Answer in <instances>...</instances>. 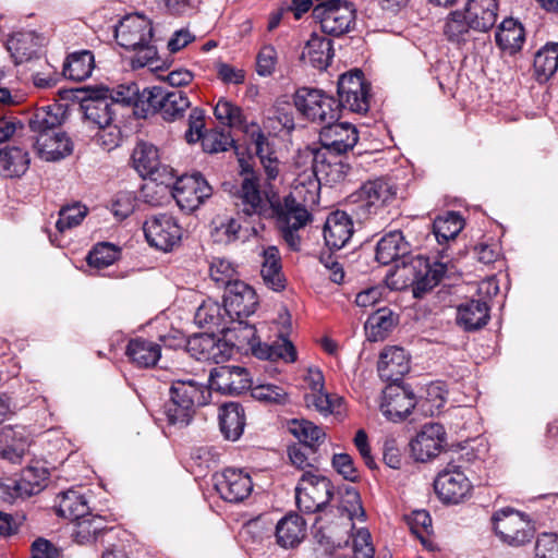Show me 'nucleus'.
Returning <instances> with one entry per match:
<instances>
[{
  "label": "nucleus",
  "instance_id": "obj_1",
  "mask_svg": "<svg viewBox=\"0 0 558 558\" xmlns=\"http://www.w3.org/2000/svg\"><path fill=\"white\" fill-rule=\"evenodd\" d=\"M320 183L315 172L304 169L295 178L291 192L279 198V229L283 240L294 251L301 238L296 233L312 220L310 213L319 202Z\"/></svg>",
  "mask_w": 558,
  "mask_h": 558
},
{
  "label": "nucleus",
  "instance_id": "obj_2",
  "mask_svg": "<svg viewBox=\"0 0 558 558\" xmlns=\"http://www.w3.org/2000/svg\"><path fill=\"white\" fill-rule=\"evenodd\" d=\"M209 396L207 387L192 378L175 379L170 387V400L163 405L158 420L182 428L190 424L198 407L207 404Z\"/></svg>",
  "mask_w": 558,
  "mask_h": 558
},
{
  "label": "nucleus",
  "instance_id": "obj_3",
  "mask_svg": "<svg viewBox=\"0 0 558 558\" xmlns=\"http://www.w3.org/2000/svg\"><path fill=\"white\" fill-rule=\"evenodd\" d=\"M153 35L151 22L140 14L124 16L114 29L117 43L128 50L136 51L132 60L136 68L151 64L155 60L157 50L153 45Z\"/></svg>",
  "mask_w": 558,
  "mask_h": 558
},
{
  "label": "nucleus",
  "instance_id": "obj_4",
  "mask_svg": "<svg viewBox=\"0 0 558 558\" xmlns=\"http://www.w3.org/2000/svg\"><path fill=\"white\" fill-rule=\"evenodd\" d=\"M145 109L140 105L138 118L146 119L150 114L158 113L162 120L173 122L182 119L191 107V101L185 92L168 89L162 86L144 88Z\"/></svg>",
  "mask_w": 558,
  "mask_h": 558
},
{
  "label": "nucleus",
  "instance_id": "obj_5",
  "mask_svg": "<svg viewBox=\"0 0 558 558\" xmlns=\"http://www.w3.org/2000/svg\"><path fill=\"white\" fill-rule=\"evenodd\" d=\"M397 193L398 186L391 179L376 178L363 183L357 191L350 195V198L356 205V215L361 219H367L393 202Z\"/></svg>",
  "mask_w": 558,
  "mask_h": 558
},
{
  "label": "nucleus",
  "instance_id": "obj_6",
  "mask_svg": "<svg viewBox=\"0 0 558 558\" xmlns=\"http://www.w3.org/2000/svg\"><path fill=\"white\" fill-rule=\"evenodd\" d=\"M493 527L499 539L512 547L524 546L534 536L529 517L513 508L497 510L492 517Z\"/></svg>",
  "mask_w": 558,
  "mask_h": 558
},
{
  "label": "nucleus",
  "instance_id": "obj_7",
  "mask_svg": "<svg viewBox=\"0 0 558 558\" xmlns=\"http://www.w3.org/2000/svg\"><path fill=\"white\" fill-rule=\"evenodd\" d=\"M293 102L298 111L312 122L324 124L337 121L340 117V105L337 99L322 89L299 88L294 94Z\"/></svg>",
  "mask_w": 558,
  "mask_h": 558
},
{
  "label": "nucleus",
  "instance_id": "obj_8",
  "mask_svg": "<svg viewBox=\"0 0 558 558\" xmlns=\"http://www.w3.org/2000/svg\"><path fill=\"white\" fill-rule=\"evenodd\" d=\"M353 526L351 512L337 508L324 512L315 519L313 533L319 544L341 547L342 544H348Z\"/></svg>",
  "mask_w": 558,
  "mask_h": 558
},
{
  "label": "nucleus",
  "instance_id": "obj_9",
  "mask_svg": "<svg viewBox=\"0 0 558 558\" xmlns=\"http://www.w3.org/2000/svg\"><path fill=\"white\" fill-rule=\"evenodd\" d=\"M310 165L315 172L319 183L325 181L329 184L340 183L348 177L351 167L340 159V155L328 154L326 150H313L304 148L299 151L296 165Z\"/></svg>",
  "mask_w": 558,
  "mask_h": 558
},
{
  "label": "nucleus",
  "instance_id": "obj_10",
  "mask_svg": "<svg viewBox=\"0 0 558 558\" xmlns=\"http://www.w3.org/2000/svg\"><path fill=\"white\" fill-rule=\"evenodd\" d=\"M313 16L319 22L323 33L339 37L354 25L355 9L347 1L326 0L314 7Z\"/></svg>",
  "mask_w": 558,
  "mask_h": 558
},
{
  "label": "nucleus",
  "instance_id": "obj_11",
  "mask_svg": "<svg viewBox=\"0 0 558 558\" xmlns=\"http://www.w3.org/2000/svg\"><path fill=\"white\" fill-rule=\"evenodd\" d=\"M445 247L438 252V256L430 260L428 257H416L404 270L413 274V294L421 298L424 293L436 287L445 277L450 258L445 254Z\"/></svg>",
  "mask_w": 558,
  "mask_h": 558
},
{
  "label": "nucleus",
  "instance_id": "obj_12",
  "mask_svg": "<svg viewBox=\"0 0 558 558\" xmlns=\"http://www.w3.org/2000/svg\"><path fill=\"white\" fill-rule=\"evenodd\" d=\"M337 92L340 110L343 108L356 113L368 111L369 84L365 81L361 70L355 69L342 74L338 80Z\"/></svg>",
  "mask_w": 558,
  "mask_h": 558
},
{
  "label": "nucleus",
  "instance_id": "obj_13",
  "mask_svg": "<svg viewBox=\"0 0 558 558\" xmlns=\"http://www.w3.org/2000/svg\"><path fill=\"white\" fill-rule=\"evenodd\" d=\"M257 305L255 290L243 281L233 282L225 290L223 310L231 322L239 324L240 330L248 325L245 318L255 313Z\"/></svg>",
  "mask_w": 558,
  "mask_h": 558
},
{
  "label": "nucleus",
  "instance_id": "obj_14",
  "mask_svg": "<svg viewBox=\"0 0 558 558\" xmlns=\"http://www.w3.org/2000/svg\"><path fill=\"white\" fill-rule=\"evenodd\" d=\"M83 93L80 106L85 120L102 131L110 128L114 114L110 102V88L102 85L94 86L85 88Z\"/></svg>",
  "mask_w": 558,
  "mask_h": 558
},
{
  "label": "nucleus",
  "instance_id": "obj_15",
  "mask_svg": "<svg viewBox=\"0 0 558 558\" xmlns=\"http://www.w3.org/2000/svg\"><path fill=\"white\" fill-rule=\"evenodd\" d=\"M143 231L148 244L163 252L172 250L182 238V228L170 214L150 216L145 220Z\"/></svg>",
  "mask_w": 558,
  "mask_h": 558
},
{
  "label": "nucleus",
  "instance_id": "obj_16",
  "mask_svg": "<svg viewBox=\"0 0 558 558\" xmlns=\"http://www.w3.org/2000/svg\"><path fill=\"white\" fill-rule=\"evenodd\" d=\"M319 132V146H306L313 150H326L328 154L343 155L352 150L359 141L356 128L348 122H325Z\"/></svg>",
  "mask_w": 558,
  "mask_h": 558
},
{
  "label": "nucleus",
  "instance_id": "obj_17",
  "mask_svg": "<svg viewBox=\"0 0 558 558\" xmlns=\"http://www.w3.org/2000/svg\"><path fill=\"white\" fill-rule=\"evenodd\" d=\"M213 194V189L199 172L181 175L172 187V196L182 210L197 209Z\"/></svg>",
  "mask_w": 558,
  "mask_h": 558
},
{
  "label": "nucleus",
  "instance_id": "obj_18",
  "mask_svg": "<svg viewBox=\"0 0 558 558\" xmlns=\"http://www.w3.org/2000/svg\"><path fill=\"white\" fill-rule=\"evenodd\" d=\"M241 211L245 216L276 218L279 223V198L263 197L256 180L245 178L240 191Z\"/></svg>",
  "mask_w": 558,
  "mask_h": 558
},
{
  "label": "nucleus",
  "instance_id": "obj_19",
  "mask_svg": "<svg viewBox=\"0 0 558 558\" xmlns=\"http://www.w3.org/2000/svg\"><path fill=\"white\" fill-rule=\"evenodd\" d=\"M417 403L410 386L389 384L384 390L380 411L389 421L399 422L408 417Z\"/></svg>",
  "mask_w": 558,
  "mask_h": 558
},
{
  "label": "nucleus",
  "instance_id": "obj_20",
  "mask_svg": "<svg viewBox=\"0 0 558 558\" xmlns=\"http://www.w3.org/2000/svg\"><path fill=\"white\" fill-rule=\"evenodd\" d=\"M446 444V432L441 424L427 423L410 442L416 461L426 462L436 458Z\"/></svg>",
  "mask_w": 558,
  "mask_h": 558
},
{
  "label": "nucleus",
  "instance_id": "obj_21",
  "mask_svg": "<svg viewBox=\"0 0 558 558\" xmlns=\"http://www.w3.org/2000/svg\"><path fill=\"white\" fill-rule=\"evenodd\" d=\"M471 483L459 466L441 471L434 481L439 499L447 504H458L470 493Z\"/></svg>",
  "mask_w": 558,
  "mask_h": 558
},
{
  "label": "nucleus",
  "instance_id": "obj_22",
  "mask_svg": "<svg viewBox=\"0 0 558 558\" xmlns=\"http://www.w3.org/2000/svg\"><path fill=\"white\" fill-rule=\"evenodd\" d=\"M209 385L225 395H239L251 388L252 380L246 368L234 365L215 367L209 374Z\"/></svg>",
  "mask_w": 558,
  "mask_h": 558
},
{
  "label": "nucleus",
  "instance_id": "obj_23",
  "mask_svg": "<svg viewBox=\"0 0 558 558\" xmlns=\"http://www.w3.org/2000/svg\"><path fill=\"white\" fill-rule=\"evenodd\" d=\"M216 490L228 502H241L253 490L252 478L247 473L236 469H226L216 477Z\"/></svg>",
  "mask_w": 558,
  "mask_h": 558
},
{
  "label": "nucleus",
  "instance_id": "obj_24",
  "mask_svg": "<svg viewBox=\"0 0 558 558\" xmlns=\"http://www.w3.org/2000/svg\"><path fill=\"white\" fill-rule=\"evenodd\" d=\"M33 145L38 157L45 161H59L73 151V142L60 130L36 135Z\"/></svg>",
  "mask_w": 558,
  "mask_h": 558
},
{
  "label": "nucleus",
  "instance_id": "obj_25",
  "mask_svg": "<svg viewBox=\"0 0 558 558\" xmlns=\"http://www.w3.org/2000/svg\"><path fill=\"white\" fill-rule=\"evenodd\" d=\"M410 369L409 357L400 347L385 348L377 365L379 377L390 384H400Z\"/></svg>",
  "mask_w": 558,
  "mask_h": 558
},
{
  "label": "nucleus",
  "instance_id": "obj_26",
  "mask_svg": "<svg viewBox=\"0 0 558 558\" xmlns=\"http://www.w3.org/2000/svg\"><path fill=\"white\" fill-rule=\"evenodd\" d=\"M473 32L487 33L496 24L498 17V0H468L462 9Z\"/></svg>",
  "mask_w": 558,
  "mask_h": 558
},
{
  "label": "nucleus",
  "instance_id": "obj_27",
  "mask_svg": "<svg viewBox=\"0 0 558 558\" xmlns=\"http://www.w3.org/2000/svg\"><path fill=\"white\" fill-rule=\"evenodd\" d=\"M41 37L33 31L16 32L7 40V48L15 64L40 61Z\"/></svg>",
  "mask_w": 558,
  "mask_h": 558
},
{
  "label": "nucleus",
  "instance_id": "obj_28",
  "mask_svg": "<svg viewBox=\"0 0 558 558\" xmlns=\"http://www.w3.org/2000/svg\"><path fill=\"white\" fill-rule=\"evenodd\" d=\"M306 536V522L295 512L283 515L276 524V544L283 549L296 548Z\"/></svg>",
  "mask_w": 558,
  "mask_h": 558
},
{
  "label": "nucleus",
  "instance_id": "obj_29",
  "mask_svg": "<svg viewBox=\"0 0 558 558\" xmlns=\"http://www.w3.org/2000/svg\"><path fill=\"white\" fill-rule=\"evenodd\" d=\"M351 217L341 210L329 214L324 227V239L330 250L342 248L353 234Z\"/></svg>",
  "mask_w": 558,
  "mask_h": 558
},
{
  "label": "nucleus",
  "instance_id": "obj_30",
  "mask_svg": "<svg viewBox=\"0 0 558 558\" xmlns=\"http://www.w3.org/2000/svg\"><path fill=\"white\" fill-rule=\"evenodd\" d=\"M496 46L509 56L521 51L525 43V29L521 22L513 17H506L495 32Z\"/></svg>",
  "mask_w": 558,
  "mask_h": 558
},
{
  "label": "nucleus",
  "instance_id": "obj_31",
  "mask_svg": "<svg viewBox=\"0 0 558 558\" xmlns=\"http://www.w3.org/2000/svg\"><path fill=\"white\" fill-rule=\"evenodd\" d=\"M489 306L483 300H468L457 307V324L465 331L483 328L489 320Z\"/></svg>",
  "mask_w": 558,
  "mask_h": 558
},
{
  "label": "nucleus",
  "instance_id": "obj_32",
  "mask_svg": "<svg viewBox=\"0 0 558 558\" xmlns=\"http://www.w3.org/2000/svg\"><path fill=\"white\" fill-rule=\"evenodd\" d=\"M219 426L223 437L228 440H238L246 425L245 411L238 402H227L219 408Z\"/></svg>",
  "mask_w": 558,
  "mask_h": 558
},
{
  "label": "nucleus",
  "instance_id": "obj_33",
  "mask_svg": "<svg viewBox=\"0 0 558 558\" xmlns=\"http://www.w3.org/2000/svg\"><path fill=\"white\" fill-rule=\"evenodd\" d=\"M410 253V244L400 230L386 233L376 245V259L383 265H389Z\"/></svg>",
  "mask_w": 558,
  "mask_h": 558
},
{
  "label": "nucleus",
  "instance_id": "obj_34",
  "mask_svg": "<svg viewBox=\"0 0 558 558\" xmlns=\"http://www.w3.org/2000/svg\"><path fill=\"white\" fill-rule=\"evenodd\" d=\"M125 354L137 367L148 368L155 366L159 361L161 347L151 340L136 337L129 341Z\"/></svg>",
  "mask_w": 558,
  "mask_h": 558
},
{
  "label": "nucleus",
  "instance_id": "obj_35",
  "mask_svg": "<svg viewBox=\"0 0 558 558\" xmlns=\"http://www.w3.org/2000/svg\"><path fill=\"white\" fill-rule=\"evenodd\" d=\"M301 58L318 70L327 69L333 58L331 39L313 34L307 40Z\"/></svg>",
  "mask_w": 558,
  "mask_h": 558
},
{
  "label": "nucleus",
  "instance_id": "obj_36",
  "mask_svg": "<svg viewBox=\"0 0 558 558\" xmlns=\"http://www.w3.org/2000/svg\"><path fill=\"white\" fill-rule=\"evenodd\" d=\"M134 168L142 177L157 180L156 174L161 166L158 148L147 142L136 144L132 154Z\"/></svg>",
  "mask_w": 558,
  "mask_h": 558
},
{
  "label": "nucleus",
  "instance_id": "obj_37",
  "mask_svg": "<svg viewBox=\"0 0 558 558\" xmlns=\"http://www.w3.org/2000/svg\"><path fill=\"white\" fill-rule=\"evenodd\" d=\"M260 276L265 284L274 291H281L286 288L281 257L276 246H268L263 251Z\"/></svg>",
  "mask_w": 558,
  "mask_h": 558
},
{
  "label": "nucleus",
  "instance_id": "obj_38",
  "mask_svg": "<svg viewBox=\"0 0 558 558\" xmlns=\"http://www.w3.org/2000/svg\"><path fill=\"white\" fill-rule=\"evenodd\" d=\"M471 32L472 26L462 9L449 12L444 19L442 34L456 46H464L470 40Z\"/></svg>",
  "mask_w": 558,
  "mask_h": 558
},
{
  "label": "nucleus",
  "instance_id": "obj_39",
  "mask_svg": "<svg viewBox=\"0 0 558 558\" xmlns=\"http://www.w3.org/2000/svg\"><path fill=\"white\" fill-rule=\"evenodd\" d=\"M95 68V57L90 50H80L69 53L62 74L72 81L81 82L88 78Z\"/></svg>",
  "mask_w": 558,
  "mask_h": 558
},
{
  "label": "nucleus",
  "instance_id": "obj_40",
  "mask_svg": "<svg viewBox=\"0 0 558 558\" xmlns=\"http://www.w3.org/2000/svg\"><path fill=\"white\" fill-rule=\"evenodd\" d=\"M59 498L57 512L60 517L77 522L90 514L88 501L78 490L69 489L61 493Z\"/></svg>",
  "mask_w": 558,
  "mask_h": 558
},
{
  "label": "nucleus",
  "instance_id": "obj_41",
  "mask_svg": "<svg viewBox=\"0 0 558 558\" xmlns=\"http://www.w3.org/2000/svg\"><path fill=\"white\" fill-rule=\"evenodd\" d=\"M64 119V112L59 105H52L38 108L29 119V128L36 133L41 135L44 133H52L59 131V126Z\"/></svg>",
  "mask_w": 558,
  "mask_h": 558
},
{
  "label": "nucleus",
  "instance_id": "obj_42",
  "mask_svg": "<svg viewBox=\"0 0 558 558\" xmlns=\"http://www.w3.org/2000/svg\"><path fill=\"white\" fill-rule=\"evenodd\" d=\"M223 306L214 300L204 301L195 312V323L202 327L216 331L228 329Z\"/></svg>",
  "mask_w": 558,
  "mask_h": 558
},
{
  "label": "nucleus",
  "instance_id": "obj_43",
  "mask_svg": "<svg viewBox=\"0 0 558 558\" xmlns=\"http://www.w3.org/2000/svg\"><path fill=\"white\" fill-rule=\"evenodd\" d=\"M533 69L538 82H547L558 70V43H547L534 56Z\"/></svg>",
  "mask_w": 558,
  "mask_h": 558
},
{
  "label": "nucleus",
  "instance_id": "obj_44",
  "mask_svg": "<svg viewBox=\"0 0 558 558\" xmlns=\"http://www.w3.org/2000/svg\"><path fill=\"white\" fill-rule=\"evenodd\" d=\"M303 489L307 490L316 505H320L323 508L326 507L333 496V486L327 477L318 474L317 472L305 471L301 478Z\"/></svg>",
  "mask_w": 558,
  "mask_h": 558
},
{
  "label": "nucleus",
  "instance_id": "obj_45",
  "mask_svg": "<svg viewBox=\"0 0 558 558\" xmlns=\"http://www.w3.org/2000/svg\"><path fill=\"white\" fill-rule=\"evenodd\" d=\"M398 319L388 307L378 308L368 316L365 323V330L371 341L384 340L392 330Z\"/></svg>",
  "mask_w": 558,
  "mask_h": 558
},
{
  "label": "nucleus",
  "instance_id": "obj_46",
  "mask_svg": "<svg viewBox=\"0 0 558 558\" xmlns=\"http://www.w3.org/2000/svg\"><path fill=\"white\" fill-rule=\"evenodd\" d=\"M29 155L25 147L11 146L0 150V171L8 177L23 174L29 165Z\"/></svg>",
  "mask_w": 558,
  "mask_h": 558
},
{
  "label": "nucleus",
  "instance_id": "obj_47",
  "mask_svg": "<svg viewBox=\"0 0 558 558\" xmlns=\"http://www.w3.org/2000/svg\"><path fill=\"white\" fill-rule=\"evenodd\" d=\"M464 227L462 217L454 211H448L444 216H438L432 225L433 234L439 245L447 244L454 240Z\"/></svg>",
  "mask_w": 558,
  "mask_h": 558
},
{
  "label": "nucleus",
  "instance_id": "obj_48",
  "mask_svg": "<svg viewBox=\"0 0 558 558\" xmlns=\"http://www.w3.org/2000/svg\"><path fill=\"white\" fill-rule=\"evenodd\" d=\"M288 428L301 446L318 448L325 440L324 429L306 420H292Z\"/></svg>",
  "mask_w": 558,
  "mask_h": 558
},
{
  "label": "nucleus",
  "instance_id": "obj_49",
  "mask_svg": "<svg viewBox=\"0 0 558 558\" xmlns=\"http://www.w3.org/2000/svg\"><path fill=\"white\" fill-rule=\"evenodd\" d=\"M210 235L215 243L228 245L244 238L239 218L225 217L214 220Z\"/></svg>",
  "mask_w": 558,
  "mask_h": 558
},
{
  "label": "nucleus",
  "instance_id": "obj_50",
  "mask_svg": "<svg viewBox=\"0 0 558 558\" xmlns=\"http://www.w3.org/2000/svg\"><path fill=\"white\" fill-rule=\"evenodd\" d=\"M185 347L190 355L198 361L215 360L220 351L215 337L209 333L191 337Z\"/></svg>",
  "mask_w": 558,
  "mask_h": 558
},
{
  "label": "nucleus",
  "instance_id": "obj_51",
  "mask_svg": "<svg viewBox=\"0 0 558 558\" xmlns=\"http://www.w3.org/2000/svg\"><path fill=\"white\" fill-rule=\"evenodd\" d=\"M106 532L108 529L104 518L89 514L76 522L74 538L78 544H87L96 542Z\"/></svg>",
  "mask_w": 558,
  "mask_h": 558
},
{
  "label": "nucleus",
  "instance_id": "obj_52",
  "mask_svg": "<svg viewBox=\"0 0 558 558\" xmlns=\"http://www.w3.org/2000/svg\"><path fill=\"white\" fill-rule=\"evenodd\" d=\"M144 89L140 92L137 84L129 83L119 85L116 89H110V102L112 106L125 105L133 106V112L138 118L140 105L145 109Z\"/></svg>",
  "mask_w": 558,
  "mask_h": 558
},
{
  "label": "nucleus",
  "instance_id": "obj_53",
  "mask_svg": "<svg viewBox=\"0 0 558 558\" xmlns=\"http://www.w3.org/2000/svg\"><path fill=\"white\" fill-rule=\"evenodd\" d=\"M318 448L293 445L288 448V456L293 465L302 471L318 472Z\"/></svg>",
  "mask_w": 558,
  "mask_h": 558
},
{
  "label": "nucleus",
  "instance_id": "obj_54",
  "mask_svg": "<svg viewBox=\"0 0 558 558\" xmlns=\"http://www.w3.org/2000/svg\"><path fill=\"white\" fill-rule=\"evenodd\" d=\"M121 250L119 246L109 243H97L87 255V264L96 269H104L119 259Z\"/></svg>",
  "mask_w": 558,
  "mask_h": 558
},
{
  "label": "nucleus",
  "instance_id": "obj_55",
  "mask_svg": "<svg viewBox=\"0 0 558 558\" xmlns=\"http://www.w3.org/2000/svg\"><path fill=\"white\" fill-rule=\"evenodd\" d=\"M214 114L222 125L239 129L246 126L242 109L229 100L219 99L214 108Z\"/></svg>",
  "mask_w": 558,
  "mask_h": 558
},
{
  "label": "nucleus",
  "instance_id": "obj_56",
  "mask_svg": "<svg viewBox=\"0 0 558 558\" xmlns=\"http://www.w3.org/2000/svg\"><path fill=\"white\" fill-rule=\"evenodd\" d=\"M304 401L307 408L315 409L324 415L339 413L342 404V398L325 393L323 390L305 393Z\"/></svg>",
  "mask_w": 558,
  "mask_h": 558
},
{
  "label": "nucleus",
  "instance_id": "obj_57",
  "mask_svg": "<svg viewBox=\"0 0 558 558\" xmlns=\"http://www.w3.org/2000/svg\"><path fill=\"white\" fill-rule=\"evenodd\" d=\"M209 276L220 287L227 288L231 283L239 281L236 277V270L234 265L221 257H214L209 264Z\"/></svg>",
  "mask_w": 558,
  "mask_h": 558
},
{
  "label": "nucleus",
  "instance_id": "obj_58",
  "mask_svg": "<svg viewBox=\"0 0 558 558\" xmlns=\"http://www.w3.org/2000/svg\"><path fill=\"white\" fill-rule=\"evenodd\" d=\"M88 209L81 203L66 205L61 207L59 210V218L56 222V227L59 232H64L74 227L81 225L83 219L86 217Z\"/></svg>",
  "mask_w": 558,
  "mask_h": 558
},
{
  "label": "nucleus",
  "instance_id": "obj_59",
  "mask_svg": "<svg viewBox=\"0 0 558 558\" xmlns=\"http://www.w3.org/2000/svg\"><path fill=\"white\" fill-rule=\"evenodd\" d=\"M203 150L209 154L226 151L233 146V138L229 131L226 130H210L205 132L203 137Z\"/></svg>",
  "mask_w": 558,
  "mask_h": 558
},
{
  "label": "nucleus",
  "instance_id": "obj_60",
  "mask_svg": "<svg viewBox=\"0 0 558 558\" xmlns=\"http://www.w3.org/2000/svg\"><path fill=\"white\" fill-rule=\"evenodd\" d=\"M252 397L266 404H286L288 392L280 386L260 384L252 387Z\"/></svg>",
  "mask_w": 558,
  "mask_h": 558
},
{
  "label": "nucleus",
  "instance_id": "obj_61",
  "mask_svg": "<svg viewBox=\"0 0 558 558\" xmlns=\"http://www.w3.org/2000/svg\"><path fill=\"white\" fill-rule=\"evenodd\" d=\"M245 132L250 135L252 144L255 146V153L259 160H264L275 156L272 146L268 137L256 123L245 126Z\"/></svg>",
  "mask_w": 558,
  "mask_h": 558
},
{
  "label": "nucleus",
  "instance_id": "obj_62",
  "mask_svg": "<svg viewBox=\"0 0 558 558\" xmlns=\"http://www.w3.org/2000/svg\"><path fill=\"white\" fill-rule=\"evenodd\" d=\"M189 128L185 131L184 138L189 144L203 141L205 135V111L202 108H192L187 120Z\"/></svg>",
  "mask_w": 558,
  "mask_h": 558
},
{
  "label": "nucleus",
  "instance_id": "obj_63",
  "mask_svg": "<svg viewBox=\"0 0 558 558\" xmlns=\"http://www.w3.org/2000/svg\"><path fill=\"white\" fill-rule=\"evenodd\" d=\"M534 558H558V534L541 533L535 542Z\"/></svg>",
  "mask_w": 558,
  "mask_h": 558
},
{
  "label": "nucleus",
  "instance_id": "obj_64",
  "mask_svg": "<svg viewBox=\"0 0 558 558\" xmlns=\"http://www.w3.org/2000/svg\"><path fill=\"white\" fill-rule=\"evenodd\" d=\"M278 62V53L274 46L265 45L256 57V72L260 76H269L274 73Z\"/></svg>",
  "mask_w": 558,
  "mask_h": 558
}]
</instances>
